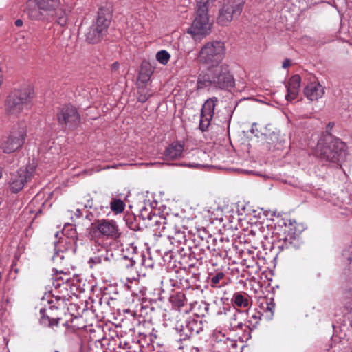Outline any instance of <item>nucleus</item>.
Segmentation results:
<instances>
[{
    "label": "nucleus",
    "instance_id": "f03ea898",
    "mask_svg": "<svg viewBox=\"0 0 352 352\" xmlns=\"http://www.w3.org/2000/svg\"><path fill=\"white\" fill-rule=\"evenodd\" d=\"M234 85V77L226 65L208 69L206 73L199 76L197 80L198 89L212 86L221 89H228Z\"/></svg>",
    "mask_w": 352,
    "mask_h": 352
},
{
    "label": "nucleus",
    "instance_id": "c756f323",
    "mask_svg": "<svg viewBox=\"0 0 352 352\" xmlns=\"http://www.w3.org/2000/svg\"><path fill=\"white\" fill-rule=\"evenodd\" d=\"M169 237L179 244L185 243L186 241V234H185L184 231L175 230V232Z\"/></svg>",
    "mask_w": 352,
    "mask_h": 352
},
{
    "label": "nucleus",
    "instance_id": "aec40b11",
    "mask_svg": "<svg viewBox=\"0 0 352 352\" xmlns=\"http://www.w3.org/2000/svg\"><path fill=\"white\" fill-rule=\"evenodd\" d=\"M184 146L180 142H175L168 146L164 155L166 160H176L182 157Z\"/></svg>",
    "mask_w": 352,
    "mask_h": 352
},
{
    "label": "nucleus",
    "instance_id": "6e6552de",
    "mask_svg": "<svg viewBox=\"0 0 352 352\" xmlns=\"http://www.w3.org/2000/svg\"><path fill=\"white\" fill-rule=\"evenodd\" d=\"M26 136V124L20 122L14 126L9 137L2 143L1 148L4 153H10L21 148Z\"/></svg>",
    "mask_w": 352,
    "mask_h": 352
},
{
    "label": "nucleus",
    "instance_id": "a878e982",
    "mask_svg": "<svg viewBox=\"0 0 352 352\" xmlns=\"http://www.w3.org/2000/svg\"><path fill=\"white\" fill-rule=\"evenodd\" d=\"M232 301L236 306L239 307H247L249 305L248 297L240 293H236Z\"/></svg>",
    "mask_w": 352,
    "mask_h": 352
},
{
    "label": "nucleus",
    "instance_id": "f8f14e48",
    "mask_svg": "<svg viewBox=\"0 0 352 352\" xmlns=\"http://www.w3.org/2000/svg\"><path fill=\"white\" fill-rule=\"evenodd\" d=\"M91 230L94 232L99 231L101 234L112 239H118L120 236L118 226L113 221L97 220L91 223Z\"/></svg>",
    "mask_w": 352,
    "mask_h": 352
},
{
    "label": "nucleus",
    "instance_id": "c85d7f7f",
    "mask_svg": "<svg viewBox=\"0 0 352 352\" xmlns=\"http://www.w3.org/2000/svg\"><path fill=\"white\" fill-rule=\"evenodd\" d=\"M125 204L121 199H113L111 202V209L116 214L121 213L124 210Z\"/></svg>",
    "mask_w": 352,
    "mask_h": 352
},
{
    "label": "nucleus",
    "instance_id": "a211bd4d",
    "mask_svg": "<svg viewBox=\"0 0 352 352\" xmlns=\"http://www.w3.org/2000/svg\"><path fill=\"white\" fill-rule=\"evenodd\" d=\"M224 314L226 325L230 330L234 331L237 329H242L243 324L238 320V311L235 308L228 309L224 312Z\"/></svg>",
    "mask_w": 352,
    "mask_h": 352
},
{
    "label": "nucleus",
    "instance_id": "ea45409f",
    "mask_svg": "<svg viewBox=\"0 0 352 352\" xmlns=\"http://www.w3.org/2000/svg\"><path fill=\"white\" fill-rule=\"evenodd\" d=\"M15 25L17 26V27H20L23 25V21L21 19H17L16 21H15Z\"/></svg>",
    "mask_w": 352,
    "mask_h": 352
},
{
    "label": "nucleus",
    "instance_id": "9d476101",
    "mask_svg": "<svg viewBox=\"0 0 352 352\" xmlns=\"http://www.w3.org/2000/svg\"><path fill=\"white\" fill-rule=\"evenodd\" d=\"M34 169L35 166H32L30 167V169L28 167L21 168L19 170L10 173L9 185L12 192L17 193L23 189L25 183L31 179Z\"/></svg>",
    "mask_w": 352,
    "mask_h": 352
},
{
    "label": "nucleus",
    "instance_id": "ddd939ff",
    "mask_svg": "<svg viewBox=\"0 0 352 352\" xmlns=\"http://www.w3.org/2000/svg\"><path fill=\"white\" fill-rule=\"evenodd\" d=\"M216 102H217V98L216 97H213L208 99L203 105L199 123V129L202 131H206L210 124V121L214 116Z\"/></svg>",
    "mask_w": 352,
    "mask_h": 352
},
{
    "label": "nucleus",
    "instance_id": "79ce46f5",
    "mask_svg": "<svg viewBox=\"0 0 352 352\" xmlns=\"http://www.w3.org/2000/svg\"><path fill=\"white\" fill-rule=\"evenodd\" d=\"M347 260H348L350 263H351V261H352V258H351V257H350V256H349V257H347Z\"/></svg>",
    "mask_w": 352,
    "mask_h": 352
},
{
    "label": "nucleus",
    "instance_id": "473e14b6",
    "mask_svg": "<svg viewBox=\"0 0 352 352\" xmlns=\"http://www.w3.org/2000/svg\"><path fill=\"white\" fill-rule=\"evenodd\" d=\"M151 96V94H148L145 91L143 88H139L138 100L140 102H145L148 98Z\"/></svg>",
    "mask_w": 352,
    "mask_h": 352
},
{
    "label": "nucleus",
    "instance_id": "423d86ee",
    "mask_svg": "<svg viewBox=\"0 0 352 352\" xmlns=\"http://www.w3.org/2000/svg\"><path fill=\"white\" fill-rule=\"evenodd\" d=\"M209 0H199L197 4L195 18L188 32L196 36H206L210 33L212 23L208 15Z\"/></svg>",
    "mask_w": 352,
    "mask_h": 352
},
{
    "label": "nucleus",
    "instance_id": "5701e85b",
    "mask_svg": "<svg viewBox=\"0 0 352 352\" xmlns=\"http://www.w3.org/2000/svg\"><path fill=\"white\" fill-rule=\"evenodd\" d=\"M92 250L96 255L89 258V263L91 264V267H92V265L98 264L102 262V258L104 256L106 249L100 244H95Z\"/></svg>",
    "mask_w": 352,
    "mask_h": 352
},
{
    "label": "nucleus",
    "instance_id": "1a4fd4ad",
    "mask_svg": "<svg viewBox=\"0 0 352 352\" xmlns=\"http://www.w3.org/2000/svg\"><path fill=\"white\" fill-rule=\"evenodd\" d=\"M263 148L266 151H283L288 147V142L279 131L263 133L261 137Z\"/></svg>",
    "mask_w": 352,
    "mask_h": 352
},
{
    "label": "nucleus",
    "instance_id": "4c0bfd02",
    "mask_svg": "<svg viewBox=\"0 0 352 352\" xmlns=\"http://www.w3.org/2000/svg\"><path fill=\"white\" fill-rule=\"evenodd\" d=\"M93 206V199H88L87 200V202L85 204V208H91Z\"/></svg>",
    "mask_w": 352,
    "mask_h": 352
},
{
    "label": "nucleus",
    "instance_id": "49530a36",
    "mask_svg": "<svg viewBox=\"0 0 352 352\" xmlns=\"http://www.w3.org/2000/svg\"><path fill=\"white\" fill-rule=\"evenodd\" d=\"M206 310L208 311V307H206Z\"/></svg>",
    "mask_w": 352,
    "mask_h": 352
},
{
    "label": "nucleus",
    "instance_id": "2f4dec72",
    "mask_svg": "<svg viewBox=\"0 0 352 352\" xmlns=\"http://www.w3.org/2000/svg\"><path fill=\"white\" fill-rule=\"evenodd\" d=\"M187 324L189 330H190L191 336L193 334H197L199 332L201 327H198L199 324L196 320H192L190 321H187Z\"/></svg>",
    "mask_w": 352,
    "mask_h": 352
},
{
    "label": "nucleus",
    "instance_id": "393cba45",
    "mask_svg": "<svg viewBox=\"0 0 352 352\" xmlns=\"http://www.w3.org/2000/svg\"><path fill=\"white\" fill-rule=\"evenodd\" d=\"M170 301L174 306L179 309L186 303L187 299L183 292H179L171 295L170 297Z\"/></svg>",
    "mask_w": 352,
    "mask_h": 352
},
{
    "label": "nucleus",
    "instance_id": "39448f33",
    "mask_svg": "<svg viewBox=\"0 0 352 352\" xmlns=\"http://www.w3.org/2000/svg\"><path fill=\"white\" fill-rule=\"evenodd\" d=\"M32 91L30 87L15 89L8 96L6 102L8 114L17 115L32 105Z\"/></svg>",
    "mask_w": 352,
    "mask_h": 352
},
{
    "label": "nucleus",
    "instance_id": "f257e3e1",
    "mask_svg": "<svg viewBox=\"0 0 352 352\" xmlns=\"http://www.w3.org/2000/svg\"><path fill=\"white\" fill-rule=\"evenodd\" d=\"M112 19V9L109 5L99 8L95 21L87 25L82 24L79 28L89 43H98L106 35Z\"/></svg>",
    "mask_w": 352,
    "mask_h": 352
},
{
    "label": "nucleus",
    "instance_id": "e433bc0d",
    "mask_svg": "<svg viewBox=\"0 0 352 352\" xmlns=\"http://www.w3.org/2000/svg\"><path fill=\"white\" fill-rule=\"evenodd\" d=\"M335 124L333 122H329V124L327 126V130L326 133L327 134H331L330 131L332 129V128L334 126Z\"/></svg>",
    "mask_w": 352,
    "mask_h": 352
},
{
    "label": "nucleus",
    "instance_id": "412c9836",
    "mask_svg": "<svg viewBox=\"0 0 352 352\" xmlns=\"http://www.w3.org/2000/svg\"><path fill=\"white\" fill-rule=\"evenodd\" d=\"M178 334V339L180 341L186 340L191 337L190 330H189L187 321H178L175 327Z\"/></svg>",
    "mask_w": 352,
    "mask_h": 352
},
{
    "label": "nucleus",
    "instance_id": "20e7f679",
    "mask_svg": "<svg viewBox=\"0 0 352 352\" xmlns=\"http://www.w3.org/2000/svg\"><path fill=\"white\" fill-rule=\"evenodd\" d=\"M225 45L221 41H214L206 43L199 51L198 62L208 68L218 66L225 56Z\"/></svg>",
    "mask_w": 352,
    "mask_h": 352
},
{
    "label": "nucleus",
    "instance_id": "de8ad7c7",
    "mask_svg": "<svg viewBox=\"0 0 352 352\" xmlns=\"http://www.w3.org/2000/svg\"><path fill=\"white\" fill-rule=\"evenodd\" d=\"M351 327H352V320H351Z\"/></svg>",
    "mask_w": 352,
    "mask_h": 352
},
{
    "label": "nucleus",
    "instance_id": "4468645a",
    "mask_svg": "<svg viewBox=\"0 0 352 352\" xmlns=\"http://www.w3.org/2000/svg\"><path fill=\"white\" fill-rule=\"evenodd\" d=\"M40 313L41 315V322L43 324L50 327L58 325L60 318L59 308L57 306L51 305L48 309H41Z\"/></svg>",
    "mask_w": 352,
    "mask_h": 352
},
{
    "label": "nucleus",
    "instance_id": "f3484780",
    "mask_svg": "<svg viewBox=\"0 0 352 352\" xmlns=\"http://www.w3.org/2000/svg\"><path fill=\"white\" fill-rule=\"evenodd\" d=\"M305 96L311 101H316L324 94V88L318 82H311L303 89Z\"/></svg>",
    "mask_w": 352,
    "mask_h": 352
},
{
    "label": "nucleus",
    "instance_id": "58836bf2",
    "mask_svg": "<svg viewBox=\"0 0 352 352\" xmlns=\"http://www.w3.org/2000/svg\"><path fill=\"white\" fill-rule=\"evenodd\" d=\"M291 65V60L289 59H285L283 63V67L286 69L289 67Z\"/></svg>",
    "mask_w": 352,
    "mask_h": 352
},
{
    "label": "nucleus",
    "instance_id": "0eeeda50",
    "mask_svg": "<svg viewBox=\"0 0 352 352\" xmlns=\"http://www.w3.org/2000/svg\"><path fill=\"white\" fill-rule=\"evenodd\" d=\"M244 3V0H230L224 3L219 12L217 23L226 26L232 20L237 19L241 14Z\"/></svg>",
    "mask_w": 352,
    "mask_h": 352
},
{
    "label": "nucleus",
    "instance_id": "f704fd0d",
    "mask_svg": "<svg viewBox=\"0 0 352 352\" xmlns=\"http://www.w3.org/2000/svg\"><path fill=\"white\" fill-rule=\"evenodd\" d=\"M274 309H275V303L274 302L273 299H271L270 302H267L266 310L270 311L271 315H272Z\"/></svg>",
    "mask_w": 352,
    "mask_h": 352
},
{
    "label": "nucleus",
    "instance_id": "a18cd8bd",
    "mask_svg": "<svg viewBox=\"0 0 352 352\" xmlns=\"http://www.w3.org/2000/svg\"><path fill=\"white\" fill-rule=\"evenodd\" d=\"M58 234H59V232H56V234H55V236H56V237H58Z\"/></svg>",
    "mask_w": 352,
    "mask_h": 352
},
{
    "label": "nucleus",
    "instance_id": "4be33fe9",
    "mask_svg": "<svg viewBox=\"0 0 352 352\" xmlns=\"http://www.w3.org/2000/svg\"><path fill=\"white\" fill-rule=\"evenodd\" d=\"M55 250H56L57 245L55 243ZM69 253L66 251L58 250H56L52 259L55 265L58 266H63L67 264L69 261Z\"/></svg>",
    "mask_w": 352,
    "mask_h": 352
},
{
    "label": "nucleus",
    "instance_id": "dca6fc26",
    "mask_svg": "<svg viewBox=\"0 0 352 352\" xmlns=\"http://www.w3.org/2000/svg\"><path fill=\"white\" fill-rule=\"evenodd\" d=\"M25 12L32 20H48L51 18L45 10L40 8L38 1L36 0H28L27 1Z\"/></svg>",
    "mask_w": 352,
    "mask_h": 352
},
{
    "label": "nucleus",
    "instance_id": "c9c22d12",
    "mask_svg": "<svg viewBox=\"0 0 352 352\" xmlns=\"http://www.w3.org/2000/svg\"><path fill=\"white\" fill-rule=\"evenodd\" d=\"M120 64L118 62H115L111 65V73L117 72L119 69Z\"/></svg>",
    "mask_w": 352,
    "mask_h": 352
},
{
    "label": "nucleus",
    "instance_id": "72a5a7b5",
    "mask_svg": "<svg viewBox=\"0 0 352 352\" xmlns=\"http://www.w3.org/2000/svg\"><path fill=\"white\" fill-rule=\"evenodd\" d=\"M225 276V274L223 272H218L214 276L211 278L210 282L212 287H216V285L219 283L220 280L223 279Z\"/></svg>",
    "mask_w": 352,
    "mask_h": 352
},
{
    "label": "nucleus",
    "instance_id": "7c9ffc66",
    "mask_svg": "<svg viewBox=\"0 0 352 352\" xmlns=\"http://www.w3.org/2000/svg\"><path fill=\"white\" fill-rule=\"evenodd\" d=\"M170 54L166 50H161L156 54L157 60L162 64L166 65L170 59Z\"/></svg>",
    "mask_w": 352,
    "mask_h": 352
},
{
    "label": "nucleus",
    "instance_id": "c03bdc74",
    "mask_svg": "<svg viewBox=\"0 0 352 352\" xmlns=\"http://www.w3.org/2000/svg\"><path fill=\"white\" fill-rule=\"evenodd\" d=\"M2 83V77L0 76V85H1Z\"/></svg>",
    "mask_w": 352,
    "mask_h": 352
},
{
    "label": "nucleus",
    "instance_id": "2eb2a0df",
    "mask_svg": "<svg viewBox=\"0 0 352 352\" xmlns=\"http://www.w3.org/2000/svg\"><path fill=\"white\" fill-rule=\"evenodd\" d=\"M287 232V234L280 238L276 243L278 248L281 251L296 249L300 246L299 239L293 232L292 228L289 227Z\"/></svg>",
    "mask_w": 352,
    "mask_h": 352
},
{
    "label": "nucleus",
    "instance_id": "cd10ccee",
    "mask_svg": "<svg viewBox=\"0 0 352 352\" xmlns=\"http://www.w3.org/2000/svg\"><path fill=\"white\" fill-rule=\"evenodd\" d=\"M206 255L204 248H201L200 245H196L192 250L190 254V257L196 259L197 261H201Z\"/></svg>",
    "mask_w": 352,
    "mask_h": 352
},
{
    "label": "nucleus",
    "instance_id": "37998d69",
    "mask_svg": "<svg viewBox=\"0 0 352 352\" xmlns=\"http://www.w3.org/2000/svg\"><path fill=\"white\" fill-rule=\"evenodd\" d=\"M56 273H63V270L58 271V270H56Z\"/></svg>",
    "mask_w": 352,
    "mask_h": 352
},
{
    "label": "nucleus",
    "instance_id": "9b49d317",
    "mask_svg": "<svg viewBox=\"0 0 352 352\" xmlns=\"http://www.w3.org/2000/svg\"><path fill=\"white\" fill-rule=\"evenodd\" d=\"M60 124L69 127H76L80 122V117L76 109L72 106H65L57 113Z\"/></svg>",
    "mask_w": 352,
    "mask_h": 352
},
{
    "label": "nucleus",
    "instance_id": "7ed1b4c3",
    "mask_svg": "<svg viewBox=\"0 0 352 352\" xmlns=\"http://www.w3.org/2000/svg\"><path fill=\"white\" fill-rule=\"evenodd\" d=\"M317 155L331 162L343 161L346 156V144L331 134H326L320 138L316 146Z\"/></svg>",
    "mask_w": 352,
    "mask_h": 352
},
{
    "label": "nucleus",
    "instance_id": "bb28decb",
    "mask_svg": "<svg viewBox=\"0 0 352 352\" xmlns=\"http://www.w3.org/2000/svg\"><path fill=\"white\" fill-rule=\"evenodd\" d=\"M140 217L142 219H148V220H152L153 219H154V221L156 223H158L160 222L159 220H157V219H160L162 220H164V218L161 217H159L155 214H152L151 211H149V209L146 208V207H144L141 210H140Z\"/></svg>",
    "mask_w": 352,
    "mask_h": 352
},
{
    "label": "nucleus",
    "instance_id": "6ab92c4d",
    "mask_svg": "<svg viewBox=\"0 0 352 352\" xmlns=\"http://www.w3.org/2000/svg\"><path fill=\"white\" fill-rule=\"evenodd\" d=\"M301 78L298 74L292 76L287 85V94L286 95V99L287 100H292L296 98L298 94L300 89Z\"/></svg>",
    "mask_w": 352,
    "mask_h": 352
},
{
    "label": "nucleus",
    "instance_id": "09e8293b",
    "mask_svg": "<svg viewBox=\"0 0 352 352\" xmlns=\"http://www.w3.org/2000/svg\"><path fill=\"white\" fill-rule=\"evenodd\" d=\"M54 352H59L58 351H54Z\"/></svg>",
    "mask_w": 352,
    "mask_h": 352
},
{
    "label": "nucleus",
    "instance_id": "b1692460",
    "mask_svg": "<svg viewBox=\"0 0 352 352\" xmlns=\"http://www.w3.org/2000/svg\"><path fill=\"white\" fill-rule=\"evenodd\" d=\"M153 73L151 65L145 62L142 63L139 72L138 80L142 83L147 82Z\"/></svg>",
    "mask_w": 352,
    "mask_h": 352
},
{
    "label": "nucleus",
    "instance_id": "a19ab883",
    "mask_svg": "<svg viewBox=\"0 0 352 352\" xmlns=\"http://www.w3.org/2000/svg\"><path fill=\"white\" fill-rule=\"evenodd\" d=\"M144 256H143L142 265H144L145 267H151V264H146V261L144 259Z\"/></svg>",
    "mask_w": 352,
    "mask_h": 352
}]
</instances>
